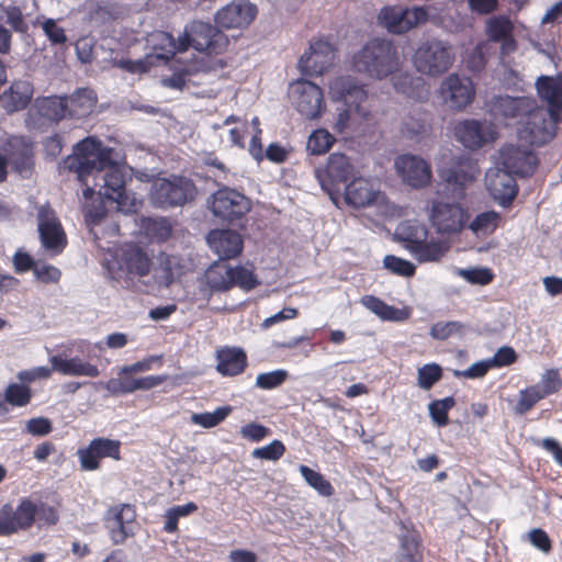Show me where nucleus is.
Here are the masks:
<instances>
[{
  "instance_id": "obj_1",
  "label": "nucleus",
  "mask_w": 562,
  "mask_h": 562,
  "mask_svg": "<svg viewBox=\"0 0 562 562\" xmlns=\"http://www.w3.org/2000/svg\"><path fill=\"white\" fill-rule=\"evenodd\" d=\"M112 155V148L103 146L94 137H87L76 145L74 155L65 164L86 184V199H92L94 188H98L99 198L115 203L117 211L136 212L138 203L127 194L126 176L122 167L113 161Z\"/></svg>"
},
{
  "instance_id": "obj_2",
  "label": "nucleus",
  "mask_w": 562,
  "mask_h": 562,
  "mask_svg": "<svg viewBox=\"0 0 562 562\" xmlns=\"http://www.w3.org/2000/svg\"><path fill=\"white\" fill-rule=\"evenodd\" d=\"M329 92L335 101H342L345 109L339 110L334 128L345 133L355 121V115L361 120H369L375 108L374 95H369L364 86L351 76L334 79L329 85Z\"/></svg>"
},
{
  "instance_id": "obj_3",
  "label": "nucleus",
  "mask_w": 562,
  "mask_h": 562,
  "mask_svg": "<svg viewBox=\"0 0 562 562\" xmlns=\"http://www.w3.org/2000/svg\"><path fill=\"white\" fill-rule=\"evenodd\" d=\"M404 59L389 40L369 41L352 57L353 69L370 79L383 80L401 70Z\"/></svg>"
},
{
  "instance_id": "obj_4",
  "label": "nucleus",
  "mask_w": 562,
  "mask_h": 562,
  "mask_svg": "<svg viewBox=\"0 0 562 562\" xmlns=\"http://www.w3.org/2000/svg\"><path fill=\"white\" fill-rule=\"evenodd\" d=\"M158 261L159 266L153 268V260L143 248L127 245L122 250L120 269L130 281H139L144 284L147 283L145 278L153 273L155 284L167 288L173 281L171 259L166 254H160Z\"/></svg>"
},
{
  "instance_id": "obj_5",
  "label": "nucleus",
  "mask_w": 562,
  "mask_h": 562,
  "mask_svg": "<svg viewBox=\"0 0 562 562\" xmlns=\"http://www.w3.org/2000/svg\"><path fill=\"white\" fill-rule=\"evenodd\" d=\"M456 60L453 45L440 38H427L416 48L413 63L416 70L425 76L437 78L446 74Z\"/></svg>"
},
{
  "instance_id": "obj_6",
  "label": "nucleus",
  "mask_w": 562,
  "mask_h": 562,
  "mask_svg": "<svg viewBox=\"0 0 562 562\" xmlns=\"http://www.w3.org/2000/svg\"><path fill=\"white\" fill-rule=\"evenodd\" d=\"M196 188L186 177L158 178L150 187V202L161 209L183 206L194 200Z\"/></svg>"
},
{
  "instance_id": "obj_7",
  "label": "nucleus",
  "mask_w": 562,
  "mask_h": 562,
  "mask_svg": "<svg viewBox=\"0 0 562 562\" xmlns=\"http://www.w3.org/2000/svg\"><path fill=\"white\" fill-rule=\"evenodd\" d=\"M213 216L222 222L240 221L251 209L250 200L235 189L224 187L207 199Z\"/></svg>"
},
{
  "instance_id": "obj_8",
  "label": "nucleus",
  "mask_w": 562,
  "mask_h": 562,
  "mask_svg": "<svg viewBox=\"0 0 562 562\" xmlns=\"http://www.w3.org/2000/svg\"><path fill=\"white\" fill-rule=\"evenodd\" d=\"M181 40L186 41V49L192 46L198 52L218 54L227 45V37L210 23L193 21L186 26Z\"/></svg>"
},
{
  "instance_id": "obj_9",
  "label": "nucleus",
  "mask_w": 562,
  "mask_h": 562,
  "mask_svg": "<svg viewBox=\"0 0 562 562\" xmlns=\"http://www.w3.org/2000/svg\"><path fill=\"white\" fill-rule=\"evenodd\" d=\"M314 173L322 189L336 202V195L339 193L337 184L345 183L353 175V166L345 154L333 153L326 166L316 168Z\"/></svg>"
},
{
  "instance_id": "obj_10",
  "label": "nucleus",
  "mask_w": 562,
  "mask_h": 562,
  "mask_svg": "<svg viewBox=\"0 0 562 562\" xmlns=\"http://www.w3.org/2000/svg\"><path fill=\"white\" fill-rule=\"evenodd\" d=\"M428 16V11L424 7H384L380 11L379 20L389 32L404 34L427 22Z\"/></svg>"
},
{
  "instance_id": "obj_11",
  "label": "nucleus",
  "mask_w": 562,
  "mask_h": 562,
  "mask_svg": "<svg viewBox=\"0 0 562 562\" xmlns=\"http://www.w3.org/2000/svg\"><path fill=\"white\" fill-rule=\"evenodd\" d=\"M77 457L82 471L99 470L101 459L121 460V441L106 437L93 438L87 447L77 450Z\"/></svg>"
},
{
  "instance_id": "obj_12",
  "label": "nucleus",
  "mask_w": 562,
  "mask_h": 562,
  "mask_svg": "<svg viewBox=\"0 0 562 562\" xmlns=\"http://www.w3.org/2000/svg\"><path fill=\"white\" fill-rule=\"evenodd\" d=\"M394 167L402 182L413 189H423L431 181V167L420 156L413 154L400 155L394 161Z\"/></svg>"
},
{
  "instance_id": "obj_13",
  "label": "nucleus",
  "mask_w": 562,
  "mask_h": 562,
  "mask_svg": "<svg viewBox=\"0 0 562 562\" xmlns=\"http://www.w3.org/2000/svg\"><path fill=\"white\" fill-rule=\"evenodd\" d=\"M480 175L477 164L470 157H460L439 171L440 179L451 189L453 198H462L464 188Z\"/></svg>"
},
{
  "instance_id": "obj_14",
  "label": "nucleus",
  "mask_w": 562,
  "mask_h": 562,
  "mask_svg": "<svg viewBox=\"0 0 562 562\" xmlns=\"http://www.w3.org/2000/svg\"><path fill=\"white\" fill-rule=\"evenodd\" d=\"M290 97L297 112L305 119L312 120L319 116L324 101L318 86L311 81L299 80L291 86Z\"/></svg>"
},
{
  "instance_id": "obj_15",
  "label": "nucleus",
  "mask_w": 562,
  "mask_h": 562,
  "mask_svg": "<svg viewBox=\"0 0 562 562\" xmlns=\"http://www.w3.org/2000/svg\"><path fill=\"white\" fill-rule=\"evenodd\" d=\"M538 160L529 146L508 144L499 149V165L514 176L531 175Z\"/></svg>"
},
{
  "instance_id": "obj_16",
  "label": "nucleus",
  "mask_w": 562,
  "mask_h": 562,
  "mask_svg": "<svg viewBox=\"0 0 562 562\" xmlns=\"http://www.w3.org/2000/svg\"><path fill=\"white\" fill-rule=\"evenodd\" d=\"M37 227L43 247L54 254L61 252L67 244L66 234L49 206L43 205L38 209Z\"/></svg>"
},
{
  "instance_id": "obj_17",
  "label": "nucleus",
  "mask_w": 562,
  "mask_h": 562,
  "mask_svg": "<svg viewBox=\"0 0 562 562\" xmlns=\"http://www.w3.org/2000/svg\"><path fill=\"white\" fill-rule=\"evenodd\" d=\"M485 186L491 196L501 205L507 206L517 195L518 187L514 175L498 165L487 169Z\"/></svg>"
},
{
  "instance_id": "obj_18",
  "label": "nucleus",
  "mask_w": 562,
  "mask_h": 562,
  "mask_svg": "<svg viewBox=\"0 0 562 562\" xmlns=\"http://www.w3.org/2000/svg\"><path fill=\"white\" fill-rule=\"evenodd\" d=\"M536 108L535 102L525 97L495 95L490 101V113L496 121L522 120Z\"/></svg>"
},
{
  "instance_id": "obj_19",
  "label": "nucleus",
  "mask_w": 562,
  "mask_h": 562,
  "mask_svg": "<svg viewBox=\"0 0 562 562\" xmlns=\"http://www.w3.org/2000/svg\"><path fill=\"white\" fill-rule=\"evenodd\" d=\"M440 94L451 109L462 110L473 101L475 91L469 78L452 74L441 82Z\"/></svg>"
},
{
  "instance_id": "obj_20",
  "label": "nucleus",
  "mask_w": 562,
  "mask_h": 562,
  "mask_svg": "<svg viewBox=\"0 0 562 562\" xmlns=\"http://www.w3.org/2000/svg\"><path fill=\"white\" fill-rule=\"evenodd\" d=\"M66 115L67 101L57 95L35 99L29 111L30 121L38 128L57 123Z\"/></svg>"
},
{
  "instance_id": "obj_21",
  "label": "nucleus",
  "mask_w": 562,
  "mask_h": 562,
  "mask_svg": "<svg viewBox=\"0 0 562 562\" xmlns=\"http://www.w3.org/2000/svg\"><path fill=\"white\" fill-rule=\"evenodd\" d=\"M468 213L456 203L434 202L430 221L439 233L460 232L468 222Z\"/></svg>"
},
{
  "instance_id": "obj_22",
  "label": "nucleus",
  "mask_w": 562,
  "mask_h": 562,
  "mask_svg": "<svg viewBox=\"0 0 562 562\" xmlns=\"http://www.w3.org/2000/svg\"><path fill=\"white\" fill-rule=\"evenodd\" d=\"M135 510L128 504L111 507L105 515V527L115 544L134 535Z\"/></svg>"
},
{
  "instance_id": "obj_23",
  "label": "nucleus",
  "mask_w": 562,
  "mask_h": 562,
  "mask_svg": "<svg viewBox=\"0 0 562 562\" xmlns=\"http://www.w3.org/2000/svg\"><path fill=\"white\" fill-rule=\"evenodd\" d=\"M335 53L331 45L317 41L311 44L308 53L301 56L299 68L304 75L319 76L333 65Z\"/></svg>"
},
{
  "instance_id": "obj_24",
  "label": "nucleus",
  "mask_w": 562,
  "mask_h": 562,
  "mask_svg": "<svg viewBox=\"0 0 562 562\" xmlns=\"http://www.w3.org/2000/svg\"><path fill=\"white\" fill-rule=\"evenodd\" d=\"M257 8L244 0L233 1L215 14V23L224 29H241L256 18Z\"/></svg>"
},
{
  "instance_id": "obj_25",
  "label": "nucleus",
  "mask_w": 562,
  "mask_h": 562,
  "mask_svg": "<svg viewBox=\"0 0 562 562\" xmlns=\"http://www.w3.org/2000/svg\"><path fill=\"white\" fill-rule=\"evenodd\" d=\"M454 133L458 140L471 150L479 149L495 138V132L491 124L476 120L460 122L456 126Z\"/></svg>"
},
{
  "instance_id": "obj_26",
  "label": "nucleus",
  "mask_w": 562,
  "mask_h": 562,
  "mask_svg": "<svg viewBox=\"0 0 562 562\" xmlns=\"http://www.w3.org/2000/svg\"><path fill=\"white\" fill-rule=\"evenodd\" d=\"M5 159L9 165L20 173L27 178L31 175L33 166V150L31 144L22 136H12L8 139L4 147Z\"/></svg>"
},
{
  "instance_id": "obj_27",
  "label": "nucleus",
  "mask_w": 562,
  "mask_h": 562,
  "mask_svg": "<svg viewBox=\"0 0 562 562\" xmlns=\"http://www.w3.org/2000/svg\"><path fill=\"white\" fill-rule=\"evenodd\" d=\"M206 240L221 260L235 258L243 249L241 236L233 229H213L207 234Z\"/></svg>"
},
{
  "instance_id": "obj_28",
  "label": "nucleus",
  "mask_w": 562,
  "mask_h": 562,
  "mask_svg": "<svg viewBox=\"0 0 562 562\" xmlns=\"http://www.w3.org/2000/svg\"><path fill=\"white\" fill-rule=\"evenodd\" d=\"M390 77L392 86L397 93L418 102H426L429 99L430 87L420 76L398 70Z\"/></svg>"
},
{
  "instance_id": "obj_29",
  "label": "nucleus",
  "mask_w": 562,
  "mask_h": 562,
  "mask_svg": "<svg viewBox=\"0 0 562 562\" xmlns=\"http://www.w3.org/2000/svg\"><path fill=\"white\" fill-rule=\"evenodd\" d=\"M526 117V128L524 132L528 134L525 137L528 138L530 145L540 146L553 138L555 116H552L550 113L549 117H547L543 112L533 109Z\"/></svg>"
},
{
  "instance_id": "obj_30",
  "label": "nucleus",
  "mask_w": 562,
  "mask_h": 562,
  "mask_svg": "<svg viewBox=\"0 0 562 562\" xmlns=\"http://www.w3.org/2000/svg\"><path fill=\"white\" fill-rule=\"evenodd\" d=\"M147 43L153 49V53L147 55L150 64L154 63V59L169 60L177 52L186 50L187 44L184 40H181V36L176 41L170 33L164 31L151 33L147 38Z\"/></svg>"
},
{
  "instance_id": "obj_31",
  "label": "nucleus",
  "mask_w": 562,
  "mask_h": 562,
  "mask_svg": "<svg viewBox=\"0 0 562 562\" xmlns=\"http://www.w3.org/2000/svg\"><path fill=\"white\" fill-rule=\"evenodd\" d=\"M32 97V83L27 80H16L0 94V105L8 113H13L25 109Z\"/></svg>"
},
{
  "instance_id": "obj_32",
  "label": "nucleus",
  "mask_w": 562,
  "mask_h": 562,
  "mask_svg": "<svg viewBox=\"0 0 562 562\" xmlns=\"http://www.w3.org/2000/svg\"><path fill=\"white\" fill-rule=\"evenodd\" d=\"M376 195L378 191L372 182L364 178H355L345 189L346 203L356 209L372 204Z\"/></svg>"
},
{
  "instance_id": "obj_33",
  "label": "nucleus",
  "mask_w": 562,
  "mask_h": 562,
  "mask_svg": "<svg viewBox=\"0 0 562 562\" xmlns=\"http://www.w3.org/2000/svg\"><path fill=\"white\" fill-rule=\"evenodd\" d=\"M513 23L505 15L490 18L486 21V34L491 41L502 42V52L512 53L516 49L513 38Z\"/></svg>"
},
{
  "instance_id": "obj_34",
  "label": "nucleus",
  "mask_w": 562,
  "mask_h": 562,
  "mask_svg": "<svg viewBox=\"0 0 562 562\" xmlns=\"http://www.w3.org/2000/svg\"><path fill=\"white\" fill-rule=\"evenodd\" d=\"M54 371L64 375L97 378L100 371L97 366L81 360L78 357L65 359L60 356H53L49 359Z\"/></svg>"
},
{
  "instance_id": "obj_35",
  "label": "nucleus",
  "mask_w": 562,
  "mask_h": 562,
  "mask_svg": "<svg viewBox=\"0 0 562 562\" xmlns=\"http://www.w3.org/2000/svg\"><path fill=\"white\" fill-rule=\"evenodd\" d=\"M537 91L541 99L550 105L552 116L558 115L562 110V76H542L537 80Z\"/></svg>"
},
{
  "instance_id": "obj_36",
  "label": "nucleus",
  "mask_w": 562,
  "mask_h": 562,
  "mask_svg": "<svg viewBox=\"0 0 562 562\" xmlns=\"http://www.w3.org/2000/svg\"><path fill=\"white\" fill-rule=\"evenodd\" d=\"M216 369L223 375H237L247 366V357L240 348H224L217 351Z\"/></svg>"
},
{
  "instance_id": "obj_37",
  "label": "nucleus",
  "mask_w": 562,
  "mask_h": 562,
  "mask_svg": "<svg viewBox=\"0 0 562 562\" xmlns=\"http://www.w3.org/2000/svg\"><path fill=\"white\" fill-rule=\"evenodd\" d=\"M64 101H67V115L83 117L93 111L97 94L92 89L80 88L69 97H65Z\"/></svg>"
},
{
  "instance_id": "obj_38",
  "label": "nucleus",
  "mask_w": 562,
  "mask_h": 562,
  "mask_svg": "<svg viewBox=\"0 0 562 562\" xmlns=\"http://www.w3.org/2000/svg\"><path fill=\"white\" fill-rule=\"evenodd\" d=\"M210 292H224L233 288L232 267L224 262L212 265L204 274Z\"/></svg>"
},
{
  "instance_id": "obj_39",
  "label": "nucleus",
  "mask_w": 562,
  "mask_h": 562,
  "mask_svg": "<svg viewBox=\"0 0 562 562\" xmlns=\"http://www.w3.org/2000/svg\"><path fill=\"white\" fill-rule=\"evenodd\" d=\"M360 302L366 308L383 321L402 322L409 316L407 311L389 305L374 295H364Z\"/></svg>"
},
{
  "instance_id": "obj_40",
  "label": "nucleus",
  "mask_w": 562,
  "mask_h": 562,
  "mask_svg": "<svg viewBox=\"0 0 562 562\" xmlns=\"http://www.w3.org/2000/svg\"><path fill=\"white\" fill-rule=\"evenodd\" d=\"M449 247L440 240H425L418 246H411V254L419 262L439 261L448 251Z\"/></svg>"
},
{
  "instance_id": "obj_41",
  "label": "nucleus",
  "mask_w": 562,
  "mask_h": 562,
  "mask_svg": "<svg viewBox=\"0 0 562 562\" xmlns=\"http://www.w3.org/2000/svg\"><path fill=\"white\" fill-rule=\"evenodd\" d=\"M501 221V215L495 211H486L480 213L470 223L469 228L477 237L491 235L497 227Z\"/></svg>"
},
{
  "instance_id": "obj_42",
  "label": "nucleus",
  "mask_w": 562,
  "mask_h": 562,
  "mask_svg": "<svg viewBox=\"0 0 562 562\" xmlns=\"http://www.w3.org/2000/svg\"><path fill=\"white\" fill-rule=\"evenodd\" d=\"M143 227L146 235L154 241H166L172 233V226L166 217H149L144 221Z\"/></svg>"
},
{
  "instance_id": "obj_43",
  "label": "nucleus",
  "mask_w": 562,
  "mask_h": 562,
  "mask_svg": "<svg viewBox=\"0 0 562 562\" xmlns=\"http://www.w3.org/2000/svg\"><path fill=\"white\" fill-rule=\"evenodd\" d=\"M428 130V115L425 112H418L407 116L402 124V133L411 139L427 134Z\"/></svg>"
},
{
  "instance_id": "obj_44",
  "label": "nucleus",
  "mask_w": 562,
  "mask_h": 562,
  "mask_svg": "<svg viewBox=\"0 0 562 562\" xmlns=\"http://www.w3.org/2000/svg\"><path fill=\"white\" fill-rule=\"evenodd\" d=\"M401 238L406 241V248L411 251V246H418L427 239V229L417 222H406L398 227Z\"/></svg>"
},
{
  "instance_id": "obj_45",
  "label": "nucleus",
  "mask_w": 562,
  "mask_h": 562,
  "mask_svg": "<svg viewBox=\"0 0 562 562\" xmlns=\"http://www.w3.org/2000/svg\"><path fill=\"white\" fill-rule=\"evenodd\" d=\"M229 405L217 407L214 412L194 413L191 415V422L203 428H212L221 424L231 413Z\"/></svg>"
},
{
  "instance_id": "obj_46",
  "label": "nucleus",
  "mask_w": 562,
  "mask_h": 562,
  "mask_svg": "<svg viewBox=\"0 0 562 562\" xmlns=\"http://www.w3.org/2000/svg\"><path fill=\"white\" fill-rule=\"evenodd\" d=\"M299 471L304 477L306 483L316 490L322 496H330L334 493L331 484L324 477V475L306 465H300Z\"/></svg>"
},
{
  "instance_id": "obj_47",
  "label": "nucleus",
  "mask_w": 562,
  "mask_h": 562,
  "mask_svg": "<svg viewBox=\"0 0 562 562\" xmlns=\"http://www.w3.org/2000/svg\"><path fill=\"white\" fill-rule=\"evenodd\" d=\"M334 140V136L326 130H316L310 135L306 149L312 155H322L330 149Z\"/></svg>"
},
{
  "instance_id": "obj_48",
  "label": "nucleus",
  "mask_w": 562,
  "mask_h": 562,
  "mask_svg": "<svg viewBox=\"0 0 562 562\" xmlns=\"http://www.w3.org/2000/svg\"><path fill=\"white\" fill-rule=\"evenodd\" d=\"M32 393L29 386L19 383H11L7 386L4 397L5 405L25 406L30 403Z\"/></svg>"
},
{
  "instance_id": "obj_49",
  "label": "nucleus",
  "mask_w": 562,
  "mask_h": 562,
  "mask_svg": "<svg viewBox=\"0 0 562 562\" xmlns=\"http://www.w3.org/2000/svg\"><path fill=\"white\" fill-rule=\"evenodd\" d=\"M456 404L453 397L448 396L442 400H436L428 405L429 415L432 422L439 426L443 427L448 424V412Z\"/></svg>"
},
{
  "instance_id": "obj_50",
  "label": "nucleus",
  "mask_w": 562,
  "mask_h": 562,
  "mask_svg": "<svg viewBox=\"0 0 562 562\" xmlns=\"http://www.w3.org/2000/svg\"><path fill=\"white\" fill-rule=\"evenodd\" d=\"M544 398L543 393H540L538 387L533 385L519 392V398L514 407L516 415H525L529 412L540 400Z\"/></svg>"
},
{
  "instance_id": "obj_51",
  "label": "nucleus",
  "mask_w": 562,
  "mask_h": 562,
  "mask_svg": "<svg viewBox=\"0 0 562 562\" xmlns=\"http://www.w3.org/2000/svg\"><path fill=\"white\" fill-rule=\"evenodd\" d=\"M456 273L469 283L480 285L488 284L494 278L492 271L484 267L458 268Z\"/></svg>"
},
{
  "instance_id": "obj_52",
  "label": "nucleus",
  "mask_w": 562,
  "mask_h": 562,
  "mask_svg": "<svg viewBox=\"0 0 562 562\" xmlns=\"http://www.w3.org/2000/svg\"><path fill=\"white\" fill-rule=\"evenodd\" d=\"M14 517L18 527L23 530L29 529L36 517V505L30 499H23L14 510Z\"/></svg>"
},
{
  "instance_id": "obj_53",
  "label": "nucleus",
  "mask_w": 562,
  "mask_h": 562,
  "mask_svg": "<svg viewBox=\"0 0 562 562\" xmlns=\"http://www.w3.org/2000/svg\"><path fill=\"white\" fill-rule=\"evenodd\" d=\"M419 544L415 535H405L401 541L398 562H419Z\"/></svg>"
},
{
  "instance_id": "obj_54",
  "label": "nucleus",
  "mask_w": 562,
  "mask_h": 562,
  "mask_svg": "<svg viewBox=\"0 0 562 562\" xmlns=\"http://www.w3.org/2000/svg\"><path fill=\"white\" fill-rule=\"evenodd\" d=\"M441 367L436 363L425 364L418 369L417 380L419 387L429 390L437 381L441 379Z\"/></svg>"
},
{
  "instance_id": "obj_55",
  "label": "nucleus",
  "mask_w": 562,
  "mask_h": 562,
  "mask_svg": "<svg viewBox=\"0 0 562 562\" xmlns=\"http://www.w3.org/2000/svg\"><path fill=\"white\" fill-rule=\"evenodd\" d=\"M384 268L402 277H412L415 273V266L405 259L387 255L383 259Z\"/></svg>"
},
{
  "instance_id": "obj_56",
  "label": "nucleus",
  "mask_w": 562,
  "mask_h": 562,
  "mask_svg": "<svg viewBox=\"0 0 562 562\" xmlns=\"http://www.w3.org/2000/svg\"><path fill=\"white\" fill-rule=\"evenodd\" d=\"M285 370L279 369L271 372L260 373L256 379V386L262 390H272L280 386L288 378Z\"/></svg>"
},
{
  "instance_id": "obj_57",
  "label": "nucleus",
  "mask_w": 562,
  "mask_h": 562,
  "mask_svg": "<svg viewBox=\"0 0 562 562\" xmlns=\"http://www.w3.org/2000/svg\"><path fill=\"white\" fill-rule=\"evenodd\" d=\"M284 445L280 440L276 439L265 447L254 449L251 457L255 459L277 461L284 454Z\"/></svg>"
},
{
  "instance_id": "obj_58",
  "label": "nucleus",
  "mask_w": 562,
  "mask_h": 562,
  "mask_svg": "<svg viewBox=\"0 0 562 562\" xmlns=\"http://www.w3.org/2000/svg\"><path fill=\"white\" fill-rule=\"evenodd\" d=\"M233 286L238 285L245 291L255 289L259 282L254 272L245 267H232Z\"/></svg>"
},
{
  "instance_id": "obj_59",
  "label": "nucleus",
  "mask_w": 562,
  "mask_h": 562,
  "mask_svg": "<svg viewBox=\"0 0 562 562\" xmlns=\"http://www.w3.org/2000/svg\"><path fill=\"white\" fill-rule=\"evenodd\" d=\"M538 387L540 393H543V397L557 392L562 386V380L559 375L558 370H547L542 374L541 380L533 385Z\"/></svg>"
},
{
  "instance_id": "obj_60",
  "label": "nucleus",
  "mask_w": 562,
  "mask_h": 562,
  "mask_svg": "<svg viewBox=\"0 0 562 562\" xmlns=\"http://www.w3.org/2000/svg\"><path fill=\"white\" fill-rule=\"evenodd\" d=\"M19 530L13 507L10 504L3 505L0 509V537L11 536Z\"/></svg>"
},
{
  "instance_id": "obj_61",
  "label": "nucleus",
  "mask_w": 562,
  "mask_h": 562,
  "mask_svg": "<svg viewBox=\"0 0 562 562\" xmlns=\"http://www.w3.org/2000/svg\"><path fill=\"white\" fill-rule=\"evenodd\" d=\"M7 23L18 33H26L29 25L24 20L21 9L16 5H8L3 9Z\"/></svg>"
},
{
  "instance_id": "obj_62",
  "label": "nucleus",
  "mask_w": 562,
  "mask_h": 562,
  "mask_svg": "<svg viewBox=\"0 0 562 562\" xmlns=\"http://www.w3.org/2000/svg\"><path fill=\"white\" fill-rule=\"evenodd\" d=\"M33 273L36 280L43 283H56L61 277V271L48 263H36Z\"/></svg>"
},
{
  "instance_id": "obj_63",
  "label": "nucleus",
  "mask_w": 562,
  "mask_h": 562,
  "mask_svg": "<svg viewBox=\"0 0 562 562\" xmlns=\"http://www.w3.org/2000/svg\"><path fill=\"white\" fill-rule=\"evenodd\" d=\"M240 436L252 442H259L270 436L271 430L258 423H249L240 428Z\"/></svg>"
},
{
  "instance_id": "obj_64",
  "label": "nucleus",
  "mask_w": 562,
  "mask_h": 562,
  "mask_svg": "<svg viewBox=\"0 0 562 562\" xmlns=\"http://www.w3.org/2000/svg\"><path fill=\"white\" fill-rule=\"evenodd\" d=\"M25 430L35 437H44L52 432V422L46 417L31 418L25 424Z\"/></svg>"
}]
</instances>
